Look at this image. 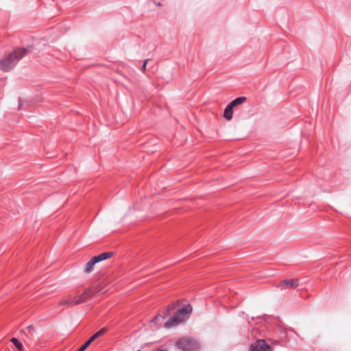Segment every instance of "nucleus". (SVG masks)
<instances>
[{
    "label": "nucleus",
    "instance_id": "f257e3e1",
    "mask_svg": "<svg viewBox=\"0 0 351 351\" xmlns=\"http://www.w3.org/2000/svg\"><path fill=\"white\" fill-rule=\"evenodd\" d=\"M27 53L28 51L25 48L14 49L6 58L0 60V69L5 72L10 71Z\"/></svg>",
    "mask_w": 351,
    "mask_h": 351
},
{
    "label": "nucleus",
    "instance_id": "f03ea898",
    "mask_svg": "<svg viewBox=\"0 0 351 351\" xmlns=\"http://www.w3.org/2000/svg\"><path fill=\"white\" fill-rule=\"evenodd\" d=\"M192 306L189 304L178 309L173 316L171 317L165 324V327L170 328L184 322L192 312Z\"/></svg>",
    "mask_w": 351,
    "mask_h": 351
},
{
    "label": "nucleus",
    "instance_id": "7ed1b4c3",
    "mask_svg": "<svg viewBox=\"0 0 351 351\" xmlns=\"http://www.w3.org/2000/svg\"><path fill=\"white\" fill-rule=\"evenodd\" d=\"M93 295L91 289H87L84 293L78 294L75 297L69 296L60 302V305L79 304L84 302L88 297Z\"/></svg>",
    "mask_w": 351,
    "mask_h": 351
},
{
    "label": "nucleus",
    "instance_id": "20e7f679",
    "mask_svg": "<svg viewBox=\"0 0 351 351\" xmlns=\"http://www.w3.org/2000/svg\"><path fill=\"white\" fill-rule=\"evenodd\" d=\"M176 346L183 351L192 350L197 348V342L191 338L180 339L176 343Z\"/></svg>",
    "mask_w": 351,
    "mask_h": 351
},
{
    "label": "nucleus",
    "instance_id": "39448f33",
    "mask_svg": "<svg viewBox=\"0 0 351 351\" xmlns=\"http://www.w3.org/2000/svg\"><path fill=\"white\" fill-rule=\"evenodd\" d=\"M250 351H272V348L265 340L258 339L250 346Z\"/></svg>",
    "mask_w": 351,
    "mask_h": 351
},
{
    "label": "nucleus",
    "instance_id": "423d86ee",
    "mask_svg": "<svg viewBox=\"0 0 351 351\" xmlns=\"http://www.w3.org/2000/svg\"><path fill=\"white\" fill-rule=\"evenodd\" d=\"M299 282L297 279H287L280 282L279 287L283 289H294L298 287Z\"/></svg>",
    "mask_w": 351,
    "mask_h": 351
},
{
    "label": "nucleus",
    "instance_id": "0eeeda50",
    "mask_svg": "<svg viewBox=\"0 0 351 351\" xmlns=\"http://www.w3.org/2000/svg\"><path fill=\"white\" fill-rule=\"evenodd\" d=\"M112 255H113L112 252H107L101 253L97 256H93V258L94 259V261H95L97 263L100 261L106 260V259L112 257Z\"/></svg>",
    "mask_w": 351,
    "mask_h": 351
},
{
    "label": "nucleus",
    "instance_id": "6e6552de",
    "mask_svg": "<svg viewBox=\"0 0 351 351\" xmlns=\"http://www.w3.org/2000/svg\"><path fill=\"white\" fill-rule=\"evenodd\" d=\"M233 108L234 107L229 104L225 108L224 112H223V117L228 120L230 121L232 119L233 115Z\"/></svg>",
    "mask_w": 351,
    "mask_h": 351
},
{
    "label": "nucleus",
    "instance_id": "1a4fd4ad",
    "mask_svg": "<svg viewBox=\"0 0 351 351\" xmlns=\"http://www.w3.org/2000/svg\"><path fill=\"white\" fill-rule=\"evenodd\" d=\"M175 308V306L174 304H172L169 306L167 307V308L165 310V311L163 313V315H162V318L165 319L166 318L168 315H169V311L171 310H173V308ZM160 317H162V315L158 314L157 315H156L152 319V323H157L158 322V320Z\"/></svg>",
    "mask_w": 351,
    "mask_h": 351
},
{
    "label": "nucleus",
    "instance_id": "9d476101",
    "mask_svg": "<svg viewBox=\"0 0 351 351\" xmlns=\"http://www.w3.org/2000/svg\"><path fill=\"white\" fill-rule=\"evenodd\" d=\"M97 263L95 261H94V259L92 258L86 265L85 267H84V272L85 273H90L93 270V268H94V266Z\"/></svg>",
    "mask_w": 351,
    "mask_h": 351
},
{
    "label": "nucleus",
    "instance_id": "9b49d317",
    "mask_svg": "<svg viewBox=\"0 0 351 351\" xmlns=\"http://www.w3.org/2000/svg\"><path fill=\"white\" fill-rule=\"evenodd\" d=\"M107 331V329L106 328H103L101 329H100L98 332H97L96 333H95L89 339L88 341H90V343H91L94 340H95L96 339H97L98 337L104 335Z\"/></svg>",
    "mask_w": 351,
    "mask_h": 351
},
{
    "label": "nucleus",
    "instance_id": "f8f14e48",
    "mask_svg": "<svg viewBox=\"0 0 351 351\" xmlns=\"http://www.w3.org/2000/svg\"><path fill=\"white\" fill-rule=\"evenodd\" d=\"M246 99L245 97H239L232 101L230 104L234 108L235 106L243 104Z\"/></svg>",
    "mask_w": 351,
    "mask_h": 351
},
{
    "label": "nucleus",
    "instance_id": "ddd939ff",
    "mask_svg": "<svg viewBox=\"0 0 351 351\" xmlns=\"http://www.w3.org/2000/svg\"><path fill=\"white\" fill-rule=\"evenodd\" d=\"M90 344V341L88 340L85 343L82 345V346L77 351H84Z\"/></svg>",
    "mask_w": 351,
    "mask_h": 351
},
{
    "label": "nucleus",
    "instance_id": "4468645a",
    "mask_svg": "<svg viewBox=\"0 0 351 351\" xmlns=\"http://www.w3.org/2000/svg\"><path fill=\"white\" fill-rule=\"evenodd\" d=\"M16 348H17L18 351H23V344L19 341L18 343L15 345Z\"/></svg>",
    "mask_w": 351,
    "mask_h": 351
},
{
    "label": "nucleus",
    "instance_id": "2eb2a0df",
    "mask_svg": "<svg viewBox=\"0 0 351 351\" xmlns=\"http://www.w3.org/2000/svg\"><path fill=\"white\" fill-rule=\"evenodd\" d=\"M147 62H148V60H144L143 64L142 67H141V70L143 71H144L145 70Z\"/></svg>",
    "mask_w": 351,
    "mask_h": 351
},
{
    "label": "nucleus",
    "instance_id": "dca6fc26",
    "mask_svg": "<svg viewBox=\"0 0 351 351\" xmlns=\"http://www.w3.org/2000/svg\"><path fill=\"white\" fill-rule=\"evenodd\" d=\"M11 342H12L13 344L15 346L19 341V340L16 338L13 337V338L11 339Z\"/></svg>",
    "mask_w": 351,
    "mask_h": 351
},
{
    "label": "nucleus",
    "instance_id": "f3484780",
    "mask_svg": "<svg viewBox=\"0 0 351 351\" xmlns=\"http://www.w3.org/2000/svg\"><path fill=\"white\" fill-rule=\"evenodd\" d=\"M22 108V100L21 99H19V108H18V110H21Z\"/></svg>",
    "mask_w": 351,
    "mask_h": 351
}]
</instances>
